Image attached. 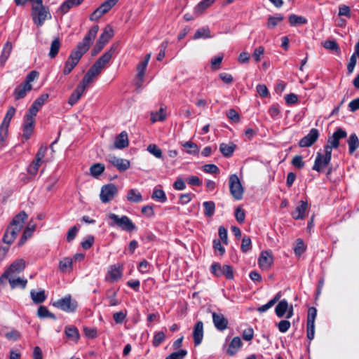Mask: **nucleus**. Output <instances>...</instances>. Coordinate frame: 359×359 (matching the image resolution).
I'll list each match as a JSON object with an SVG mask.
<instances>
[{
	"label": "nucleus",
	"mask_w": 359,
	"mask_h": 359,
	"mask_svg": "<svg viewBox=\"0 0 359 359\" xmlns=\"http://www.w3.org/2000/svg\"><path fill=\"white\" fill-rule=\"evenodd\" d=\"M99 31L98 25H93L88 32L83 40L79 42L76 48L72 50L65 64L63 74H69L72 69L76 66L82 56L88 50L90 45L93 43L97 32Z\"/></svg>",
	"instance_id": "nucleus-1"
},
{
	"label": "nucleus",
	"mask_w": 359,
	"mask_h": 359,
	"mask_svg": "<svg viewBox=\"0 0 359 359\" xmlns=\"http://www.w3.org/2000/svg\"><path fill=\"white\" fill-rule=\"evenodd\" d=\"M27 218L28 216L25 211L20 212L13 218L7 226L2 238V241L5 244L10 245L15 241L20 231L22 229Z\"/></svg>",
	"instance_id": "nucleus-2"
},
{
	"label": "nucleus",
	"mask_w": 359,
	"mask_h": 359,
	"mask_svg": "<svg viewBox=\"0 0 359 359\" xmlns=\"http://www.w3.org/2000/svg\"><path fill=\"white\" fill-rule=\"evenodd\" d=\"M111 57L112 48L102 55L93 65V66L88 70L79 86H83V89L86 90L88 85L93 83L94 78L99 75L102 69L105 67V65L110 61Z\"/></svg>",
	"instance_id": "nucleus-3"
},
{
	"label": "nucleus",
	"mask_w": 359,
	"mask_h": 359,
	"mask_svg": "<svg viewBox=\"0 0 359 359\" xmlns=\"http://www.w3.org/2000/svg\"><path fill=\"white\" fill-rule=\"evenodd\" d=\"M31 15L32 20L37 26H42L45 20L51 18L48 8L43 5H33L32 7Z\"/></svg>",
	"instance_id": "nucleus-4"
},
{
	"label": "nucleus",
	"mask_w": 359,
	"mask_h": 359,
	"mask_svg": "<svg viewBox=\"0 0 359 359\" xmlns=\"http://www.w3.org/2000/svg\"><path fill=\"white\" fill-rule=\"evenodd\" d=\"M229 186L230 193L235 200L238 201L243 198L244 189L236 174H232L229 176Z\"/></svg>",
	"instance_id": "nucleus-5"
},
{
	"label": "nucleus",
	"mask_w": 359,
	"mask_h": 359,
	"mask_svg": "<svg viewBox=\"0 0 359 359\" xmlns=\"http://www.w3.org/2000/svg\"><path fill=\"white\" fill-rule=\"evenodd\" d=\"M15 112V108L13 107H10L3 119V121L0 126V147L4 146V142L7 138L8 126Z\"/></svg>",
	"instance_id": "nucleus-6"
},
{
	"label": "nucleus",
	"mask_w": 359,
	"mask_h": 359,
	"mask_svg": "<svg viewBox=\"0 0 359 359\" xmlns=\"http://www.w3.org/2000/svg\"><path fill=\"white\" fill-rule=\"evenodd\" d=\"M26 266V262L24 259L15 260L10 266L4 272L0 277V282L4 278H9L13 276L22 272Z\"/></svg>",
	"instance_id": "nucleus-7"
},
{
	"label": "nucleus",
	"mask_w": 359,
	"mask_h": 359,
	"mask_svg": "<svg viewBox=\"0 0 359 359\" xmlns=\"http://www.w3.org/2000/svg\"><path fill=\"white\" fill-rule=\"evenodd\" d=\"M324 155L319 152L317 154L313 170L320 172L330 162L332 152L330 151V147H324Z\"/></svg>",
	"instance_id": "nucleus-8"
},
{
	"label": "nucleus",
	"mask_w": 359,
	"mask_h": 359,
	"mask_svg": "<svg viewBox=\"0 0 359 359\" xmlns=\"http://www.w3.org/2000/svg\"><path fill=\"white\" fill-rule=\"evenodd\" d=\"M53 305L55 307L68 313L74 311L77 307L76 302L73 301L70 295L58 299L53 302Z\"/></svg>",
	"instance_id": "nucleus-9"
},
{
	"label": "nucleus",
	"mask_w": 359,
	"mask_h": 359,
	"mask_svg": "<svg viewBox=\"0 0 359 359\" xmlns=\"http://www.w3.org/2000/svg\"><path fill=\"white\" fill-rule=\"evenodd\" d=\"M114 223H115L121 230L127 232H132L137 229L134 223L127 216L118 217L114 214Z\"/></svg>",
	"instance_id": "nucleus-10"
},
{
	"label": "nucleus",
	"mask_w": 359,
	"mask_h": 359,
	"mask_svg": "<svg viewBox=\"0 0 359 359\" xmlns=\"http://www.w3.org/2000/svg\"><path fill=\"white\" fill-rule=\"evenodd\" d=\"M112 8V0H106L89 16L90 21H97Z\"/></svg>",
	"instance_id": "nucleus-11"
},
{
	"label": "nucleus",
	"mask_w": 359,
	"mask_h": 359,
	"mask_svg": "<svg viewBox=\"0 0 359 359\" xmlns=\"http://www.w3.org/2000/svg\"><path fill=\"white\" fill-rule=\"evenodd\" d=\"M347 136V133L342 128H339L333 133L332 136L329 137L327 144L325 147H330V151L332 152V149H337L339 146V140Z\"/></svg>",
	"instance_id": "nucleus-12"
},
{
	"label": "nucleus",
	"mask_w": 359,
	"mask_h": 359,
	"mask_svg": "<svg viewBox=\"0 0 359 359\" xmlns=\"http://www.w3.org/2000/svg\"><path fill=\"white\" fill-rule=\"evenodd\" d=\"M319 137V132L316 128H312L309 134L302 138L299 142L300 147H309L313 144Z\"/></svg>",
	"instance_id": "nucleus-13"
},
{
	"label": "nucleus",
	"mask_w": 359,
	"mask_h": 359,
	"mask_svg": "<svg viewBox=\"0 0 359 359\" xmlns=\"http://www.w3.org/2000/svg\"><path fill=\"white\" fill-rule=\"evenodd\" d=\"M212 317L213 324L217 330L222 332L228 327L229 320L222 313L213 312Z\"/></svg>",
	"instance_id": "nucleus-14"
},
{
	"label": "nucleus",
	"mask_w": 359,
	"mask_h": 359,
	"mask_svg": "<svg viewBox=\"0 0 359 359\" xmlns=\"http://www.w3.org/2000/svg\"><path fill=\"white\" fill-rule=\"evenodd\" d=\"M273 255L269 251H262L258 259L259 266L262 270H268L273 264Z\"/></svg>",
	"instance_id": "nucleus-15"
},
{
	"label": "nucleus",
	"mask_w": 359,
	"mask_h": 359,
	"mask_svg": "<svg viewBox=\"0 0 359 359\" xmlns=\"http://www.w3.org/2000/svg\"><path fill=\"white\" fill-rule=\"evenodd\" d=\"M308 203L304 201H300L299 204L297 206L295 210L292 213V217L296 219H303L306 216L308 210Z\"/></svg>",
	"instance_id": "nucleus-16"
},
{
	"label": "nucleus",
	"mask_w": 359,
	"mask_h": 359,
	"mask_svg": "<svg viewBox=\"0 0 359 359\" xmlns=\"http://www.w3.org/2000/svg\"><path fill=\"white\" fill-rule=\"evenodd\" d=\"M129 145L128 133L126 131L121 132L116 137L114 142V147L118 149H123Z\"/></svg>",
	"instance_id": "nucleus-17"
},
{
	"label": "nucleus",
	"mask_w": 359,
	"mask_h": 359,
	"mask_svg": "<svg viewBox=\"0 0 359 359\" xmlns=\"http://www.w3.org/2000/svg\"><path fill=\"white\" fill-rule=\"evenodd\" d=\"M35 121L24 118L22 124V137L26 140H29L34 131Z\"/></svg>",
	"instance_id": "nucleus-18"
},
{
	"label": "nucleus",
	"mask_w": 359,
	"mask_h": 359,
	"mask_svg": "<svg viewBox=\"0 0 359 359\" xmlns=\"http://www.w3.org/2000/svg\"><path fill=\"white\" fill-rule=\"evenodd\" d=\"M193 338L195 346H198L203 338V323L202 321H198L193 331Z\"/></svg>",
	"instance_id": "nucleus-19"
},
{
	"label": "nucleus",
	"mask_w": 359,
	"mask_h": 359,
	"mask_svg": "<svg viewBox=\"0 0 359 359\" xmlns=\"http://www.w3.org/2000/svg\"><path fill=\"white\" fill-rule=\"evenodd\" d=\"M32 90V86H28L24 83L17 86L13 92L15 100H18L24 98L27 93L30 92Z\"/></svg>",
	"instance_id": "nucleus-20"
},
{
	"label": "nucleus",
	"mask_w": 359,
	"mask_h": 359,
	"mask_svg": "<svg viewBox=\"0 0 359 359\" xmlns=\"http://www.w3.org/2000/svg\"><path fill=\"white\" fill-rule=\"evenodd\" d=\"M100 198L103 203L110 202L112 198V184H105L102 187Z\"/></svg>",
	"instance_id": "nucleus-21"
},
{
	"label": "nucleus",
	"mask_w": 359,
	"mask_h": 359,
	"mask_svg": "<svg viewBox=\"0 0 359 359\" xmlns=\"http://www.w3.org/2000/svg\"><path fill=\"white\" fill-rule=\"evenodd\" d=\"M114 167L119 172H123L130 168V161L126 158L114 156Z\"/></svg>",
	"instance_id": "nucleus-22"
},
{
	"label": "nucleus",
	"mask_w": 359,
	"mask_h": 359,
	"mask_svg": "<svg viewBox=\"0 0 359 359\" xmlns=\"http://www.w3.org/2000/svg\"><path fill=\"white\" fill-rule=\"evenodd\" d=\"M242 345L243 343L239 337H233L229 345V348L226 351L227 354L231 356L234 355Z\"/></svg>",
	"instance_id": "nucleus-23"
},
{
	"label": "nucleus",
	"mask_w": 359,
	"mask_h": 359,
	"mask_svg": "<svg viewBox=\"0 0 359 359\" xmlns=\"http://www.w3.org/2000/svg\"><path fill=\"white\" fill-rule=\"evenodd\" d=\"M215 0H202L194 8V14L196 16L202 15L209 8Z\"/></svg>",
	"instance_id": "nucleus-24"
},
{
	"label": "nucleus",
	"mask_w": 359,
	"mask_h": 359,
	"mask_svg": "<svg viewBox=\"0 0 359 359\" xmlns=\"http://www.w3.org/2000/svg\"><path fill=\"white\" fill-rule=\"evenodd\" d=\"M112 36V27L110 25H108L103 32L100 36L97 43L101 44L104 47L107 43L109 42L111 37Z\"/></svg>",
	"instance_id": "nucleus-25"
},
{
	"label": "nucleus",
	"mask_w": 359,
	"mask_h": 359,
	"mask_svg": "<svg viewBox=\"0 0 359 359\" xmlns=\"http://www.w3.org/2000/svg\"><path fill=\"white\" fill-rule=\"evenodd\" d=\"M236 147V145L233 142H229L228 144L221 143L219 144V151L224 156L230 157L233 155Z\"/></svg>",
	"instance_id": "nucleus-26"
},
{
	"label": "nucleus",
	"mask_w": 359,
	"mask_h": 359,
	"mask_svg": "<svg viewBox=\"0 0 359 359\" xmlns=\"http://www.w3.org/2000/svg\"><path fill=\"white\" fill-rule=\"evenodd\" d=\"M65 334L67 339L77 342L80 335L78 329L74 326H67L65 328Z\"/></svg>",
	"instance_id": "nucleus-27"
},
{
	"label": "nucleus",
	"mask_w": 359,
	"mask_h": 359,
	"mask_svg": "<svg viewBox=\"0 0 359 359\" xmlns=\"http://www.w3.org/2000/svg\"><path fill=\"white\" fill-rule=\"evenodd\" d=\"M13 46L10 41H6L4 45L3 50L0 56V66H4L10 56Z\"/></svg>",
	"instance_id": "nucleus-28"
},
{
	"label": "nucleus",
	"mask_w": 359,
	"mask_h": 359,
	"mask_svg": "<svg viewBox=\"0 0 359 359\" xmlns=\"http://www.w3.org/2000/svg\"><path fill=\"white\" fill-rule=\"evenodd\" d=\"M85 90H86L83 89V86L78 85L76 89L71 94L68 100V103L72 106L75 104L81 98L82 94L84 93Z\"/></svg>",
	"instance_id": "nucleus-29"
},
{
	"label": "nucleus",
	"mask_w": 359,
	"mask_h": 359,
	"mask_svg": "<svg viewBox=\"0 0 359 359\" xmlns=\"http://www.w3.org/2000/svg\"><path fill=\"white\" fill-rule=\"evenodd\" d=\"M83 1L84 0H66L61 4L59 10L62 13L65 14L71 8L80 5Z\"/></svg>",
	"instance_id": "nucleus-30"
},
{
	"label": "nucleus",
	"mask_w": 359,
	"mask_h": 359,
	"mask_svg": "<svg viewBox=\"0 0 359 359\" xmlns=\"http://www.w3.org/2000/svg\"><path fill=\"white\" fill-rule=\"evenodd\" d=\"M288 306L289 305L286 299L280 300L275 308L276 316L279 318L283 317L288 309Z\"/></svg>",
	"instance_id": "nucleus-31"
},
{
	"label": "nucleus",
	"mask_w": 359,
	"mask_h": 359,
	"mask_svg": "<svg viewBox=\"0 0 359 359\" xmlns=\"http://www.w3.org/2000/svg\"><path fill=\"white\" fill-rule=\"evenodd\" d=\"M30 296L33 302L36 304L43 303L46 299L44 290L36 292L34 290H32L30 292Z\"/></svg>",
	"instance_id": "nucleus-32"
},
{
	"label": "nucleus",
	"mask_w": 359,
	"mask_h": 359,
	"mask_svg": "<svg viewBox=\"0 0 359 359\" xmlns=\"http://www.w3.org/2000/svg\"><path fill=\"white\" fill-rule=\"evenodd\" d=\"M211 34L210 28L208 26L203 27L197 29L193 36L194 40H197L201 38L209 39L211 38Z\"/></svg>",
	"instance_id": "nucleus-33"
},
{
	"label": "nucleus",
	"mask_w": 359,
	"mask_h": 359,
	"mask_svg": "<svg viewBox=\"0 0 359 359\" xmlns=\"http://www.w3.org/2000/svg\"><path fill=\"white\" fill-rule=\"evenodd\" d=\"M166 118L165 107H161L158 111L151 113V121L155 123L156 121H163Z\"/></svg>",
	"instance_id": "nucleus-34"
},
{
	"label": "nucleus",
	"mask_w": 359,
	"mask_h": 359,
	"mask_svg": "<svg viewBox=\"0 0 359 359\" xmlns=\"http://www.w3.org/2000/svg\"><path fill=\"white\" fill-rule=\"evenodd\" d=\"M348 151L353 154L359 147V140L355 133L351 134L348 140Z\"/></svg>",
	"instance_id": "nucleus-35"
},
{
	"label": "nucleus",
	"mask_w": 359,
	"mask_h": 359,
	"mask_svg": "<svg viewBox=\"0 0 359 359\" xmlns=\"http://www.w3.org/2000/svg\"><path fill=\"white\" fill-rule=\"evenodd\" d=\"M127 199L133 203H139L142 201V196L138 190L131 189L128 192Z\"/></svg>",
	"instance_id": "nucleus-36"
},
{
	"label": "nucleus",
	"mask_w": 359,
	"mask_h": 359,
	"mask_svg": "<svg viewBox=\"0 0 359 359\" xmlns=\"http://www.w3.org/2000/svg\"><path fill=\"white\" fill-rule=\"evenodd\" d=\"M72 259L69 257H65L59 262V269L63 272H69L72 269Z\"/></svg>",
	"instance_id": "nucleus-37"
},
{
	"label": "nucleus",
	"mask_w": 359,
	"mask_h": 359,
	"mask_svg": "<svg viewBox=\"0 0 359 359\" xmlns=\"http://www.w3.org/2000/svg\"><path fill=\"white\" fill-rule=\"evenodd\" d=\"M35 229V226L34 225H28L25 229H24V231L22 233V235L20 238V240L18 243V245L19 246H21L22 245H24V243L26 242V241L30 238L32 235V233L34 232Z\"/></svg>",
	"instance_id": "nucleus-38"
},
{
	"label": "nucleus",
	"mask_w": 359,
	"mask_h": 359,
	"mask_svg": "<svg viewBox=\"0 0 359 359\" xmlns=\"http://www.w3.org/2000/svg\"><path fill=\"white\" fill-rule=\"evenodd\" d=\"M181 145L187 149V152L189 154L196 155L199 152L198 147L193 142L187 141L181 142Z\"/></svg>",
	"instance_id": "nucleus-39"
},
{
	"label": "nucleus",
	"mask_w": 359,
	"mask_h": 359,
	"mask_svg": "<svg viewBox=\"0 0 359 359\" xmlns=\"http://www.w3.org/2000/svg\"><path fill=\"white\" fill-rule=\"evenodd\" d=\"M284 16L281 14H276L274 16H269L267 22V27L273 29L279 22H282Z\"/></svg>",
	"instance_id": "nucleus-40"
},
{
	"label": "nucleus",
	"mask_w": 359,
	"mask_h": 359,
	"mask_svg": "<svg viewBox=\"0 0 359 359\" xmlns=\"http://www.w3.org/2000/svg\"><path fill=\"white\" fill-rule=\"evenodd\" d=\"M60 41L58 38L55 39L50 45V52L48 53V56L50 58H54L57 55L60 48Z\"/></svg>",
	"instance_id": "nucleus-41"
},
{
	"label": "nucleus",
	"mask_w": 359,
	"mask_h": 359,
	"mask_svg": "<svg viewBox=\"0 0 359 359\" xmlns=\"http://www.w3.org/2000/svg\"><path fill=\"white\" fill-rule=\"evenodd\" d=\"M204 215L208 217H211L215 214V204L213 201H205L203 203Z\"/></svg>",
	"instance_id": "nucleus-42"
},
{
	"label": "nucleus",
	"mask_w": 359,
	"mask_h": 359,
	"mask_svg": "<svg viewBox=\"0 0 359 359\" xmlns=\"http://www.w3.org/2000/svg\"><path fill=\"white\" fill-rule=\"evenodd\" d=\"M104 170V165L102 163H95L90 168V172L92 176L97 177Z\"/></svg>",
	"instance_id": "nucleus-43"
},
{
	"label": "nucleus",
	"mask_w": 359,
	"mask_h": 359,
	"mask_svg": "<svg viewBox=\"0 0 359 359\" xmlns=\"http://www.w3.org/2000/svg\"><path fill=\"white\" fill-rule=\"evenodd\" d=\"M8 279L9 283L11 285V287L12 288H15L18 286H20L22 288H25L27 280V279H22L20 278H17L15 279H12L11 277H10Z\"/></svg>",
	"instance_id": "nucleus-44"
},
{
	"label": "nucleus",
	"mask_w": 359,
	"mask_h": 359,
	"mask_svg": "<svg viewBox=\"0 0 359 359\" xmlns=\"http://www.w3.org/2000/svg\"><path fill=\"white\" fill-rule=\"evenodd\" d=\"M152 198L159 201L161 203H164L167 200L166 195L165 192L162 189H154L151 196Z\"/></svg>",
	"instance_id": "nucleus-45"
},
{
	"label": "nucleus",
	"mask_w": 359,
	"mask_h": 359,
	"mask_svg": "<svg viewBox=\"0 0 359 359\" xmlns=\"http://www.w3.org/2000/svg\"><path fill=\"white\" fill-rule=\"evenodd\" d=\"M41 163V161H37L36 159L33 160L27 168V172L31 175H36Z\"/></svg>",
	"instance_id": "nucleus-46"
},
{
	"label": "nucleus",
	"mask_w": 359,
	"mask_h": 359,
	"mask_svg": "<svg viewBox=\"0 0 359 359\" xmlns=\"http://www.w3.org/2000/svg\"><path fill=\"white\" fill-rule=\"evenodd\" d=\"M289 22L292 26H294L296 25H303L306 23V20L304 17L292 14L289 16Z\"/></svg>",
	"instance_id": "nucleus-47"
},
{
	"label": "nucleus",
	"mask_w": 359,
	"mask_h": 359,
	"mask_svg": "<svg viewBox=\"0 0 359 359\" xmlns=\"http://www.w3.org/2000/svg\"><path fill=\"white\" fill-rule=\"evenodd\" d=\"M323 46L325 48L330 50H335L338 53H340V49L337 43L334 40H327L323 42Z\"/></svg>",
	"instance_id": "nucleus-48"
},
{
	"label": "nucleus",
	"mask_w": 359,
	"mask_h": 359,
	"mask_svg": "<svg viewBox=\"0 0 359 359\" xmlns=\"http://www.w3.org/2000/svg\"><path fill=\"white\" fill-rule=\"evenodd\" d=\"M165 339V335L163 332H156L154 336V339H153V341H152L153 346L155 347H158L161 343H163Z\"/></svg>",
	"instance_id": "nucleus-49"
},
{
	"label": "nucleus",
	"mask_w": 359,
	"mask_h": 359,
	"mask_svg": "<svg viewBox=\"0 0 359 359\" xmlns=\"http://www.w3.org/2000/svg\"><path fill=\"white\" fill-rule=\"evenodd\" d=\"M147 151L154 155L155 157L158 158H161L162 157V151L161 149L156 144H151L147 147Z\"/></svg>",
	"instance_id": "nucleus-50"
},
{
	"label": "nucleus",
	"mask_w": 359,
	"mask_h": 359,
	"mask_svg": "<svg viewBox=\"0 0 359 359\" xmlns=\"http://www.w3.org/2000/svg\"><path fill=\"white\" fill-rule=\"evenodd\" d=\"M128 311L126 309H123L120 311L114 313V320L116 323H122L125 320Z\"/></svg>",
	"instance_id": "nucleus-51"
},
{
	"label": "nucleus",
	"mask_w": 359,
	"mask_h": 359,
	"mask_svg": "<svg viewBox=\"0 0 359 359\" xmlns=\"http://www.w3.org/2000/svg\"><path fill=\"white\" fill-rule=\"evenodd\" d=\"M48 97L49 95L48 93H43L38 98H36L32 104L40 109L44 103L48 100Z\"/></svg>",
	"instance_id": "nucleus-52"
},
{
	"label": "nucleus",
	"mask_w": 359,
	"mask_h": 359,
	"mask_svg": "<svg viewBox=\"0 0 359 359\" xmlns=\"http://www.w3.org/2000/svg\"><path fill=\"white\" fill-rule=\"evenodd\" d=\"M39 74V72H36V70L31 71L26 76L25 80V81L23 83H25L26 85H27L28 86H32L31 83L32 81H34L36 78H38Z\"/></svg>",
	"instance_id": "nucleus-53"
},
{
	"label": "nucleus",
	"mask_w": 359,
	"mask_h": 359,
	"mask_svg": "<svg viewBox=\"0 0 359 359\" xmlns=\"http://www.w3.org/2000/svg\"><path fill=\"white\" fill-rule=\"evenodd\" d=\"M187 355V351L184 349H181L178 351L173 352L168 355L165 359H183Z\"/></svg>",
	"instance_id": "nucleus-54"
},
{
	"label": "nucleus",
	"mask_w": 359,
	"mask_h": 359,
	"mask_svg": "<svg viewBox=\"0 0 359 359\" xmlns=\"http://www.w3.org/2000/svg\"><path fill=\"white\" fill-rule=\"evenodd\" d=\"M306 250V248L304 246V243L302 239L298 238L297 240L296 245L294 248V253L297 255H301Z\"/></svg>",
	"instance_id": "nucleus-55"
},
{
	"label": "nucleus",
	"mask_w": 359,
	"mask_h": 359,
	"mask_svg": "<svg viewBox=\"0 0 359 359\" xmlns=\"http://www.w3.org/2000/svg\"><path fill=\"white\" fill-rule=\"evenodd\" d=\"M223 60V54L218 55L217 56L212 58L211 68L214 70H217L220 68V64Z\"/></svg>",
	"instance_id": "nucleus-56"
},
{
	"label": "nucleus",
	"mask_w": 359,
	"mask_h": 359,
	"mask_svg": "<svg viewBox=\"0 0 359 359\" xmlns=\"http://www.w3.org/2000/svg\"><path fill=\"white\" fill-rule=\"evenodd\" d=\"M147 67V62H140L137 67V77L141 81L144 76L145 69Z\"/></svg>",
	"instance_id": "nucleus-57"
},
{
	"label": "nucleus",
	"mask_w": 359,
	"mask_h": 359,
	"mask_svg": "<svg viewBox=\"0 0 359 359\" xmlns=\"http://www.w3.org/2000/svg\"><path fill=\"white\" fill-rule=\"evenodd\" d=\"M39 111V109L37 108L33 104L29 107L28 112L25 115L24 118H27L29 119L35 121V116L37 114V112Z\"/></svg>",
	"instance_id": "nucleus-58"
},
{
	"label": "nucleus",
	"mask_w": 359,
	"mask_h": 359,
	"mask_svg": "<svg viewBox=\"0 0 359 359\" xmlns=\"http://www.w3.org/2000/svg\"><path fill=\"white\" fill-rule=\"evenodd\" d=\"M39 111V109L37 108L33 104L29 107L28 112L25 115L24 118H27L29 119L35 121V116L37 114V112Z\"/></svg>",
	"instance_id": "nucleus-59"
},
{
	"label": "nucleus",
	"mask_w": 359,
	"mask_h": 359,
	"mask_svg": "<svg viewBox=\"0 0 359 359\" xmlns=\"http://www.w3.org/2000/svg\"><path fill=\"white\" fill-rule=\"evenodd\" d=\"M241 248L243 252H247L251 249V239L249 236H245L243 238Z\"/></svg>",
	"instance_id": "nucleus-60"
},
{
	"label": "nucleus",
	"mask_w": 359,
	"mask_h": 359,
	"mask_svg": "<svg viewBox=\"0 0 359 359\" xmlns=\"http://www.w3.org/2000/svg\"><path fill=\"white\" fill-rule=\"evenodd\" d=\"M316 315V309L314 307H310L308 311L307 324H314Z\"/></svg>",
	"instance_id": "nucleus-61"
},
{
	"label": "nucleus",
	"mask_w": 359,
	"mask_h": 359,
	"mask_svg": "<svg viewBox=\"0 0 359 359\" xmlns=\"http://www.w3.org/2000/svg\"><path fill=\"white\" fill-rule=\"evenodd\" d=\"M235 217L240 224H242L245 218L244 210L240 207L236 208L235 210Z\"/></svg>",
	"instance_id": "nucleus-62"
},
{
	"label": "nucleus",
	"mask_w": 359,
	"mask_h": 359,
	"mask_svg": "<svg viewBox=\"0 0 359 359\" xmlns=\"http://www.w3.org/2000/svg\"><path fill=\"white\" fill-rule=\"evenodd\" d=\"M203 170L207 173L216 174L219 170L215 164H205L203 166Z\"/></svg>",
	"instance_id": "nucleus-63"
},
{
	"label": "nucleus",
	"mask_w": 359,
	"mask_h": 359,
	"mask_svg": "<svg viewBox=\"0 0 359 359\" xmlns=\"http://www.w3.org/2000/svg\"><path fill=\"white\" fill-rule=\"evenodd\" d=\"M227 117L233 122L238 123L240 121L238 113L233 109H229L226 113Z\"/></svg>",
	"instance_id": "nucleus-64"
}]
</instances>
